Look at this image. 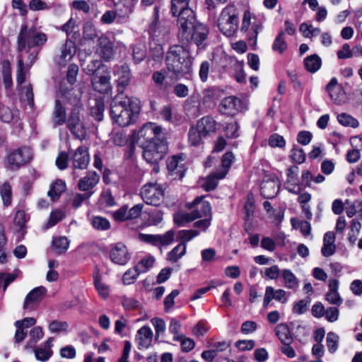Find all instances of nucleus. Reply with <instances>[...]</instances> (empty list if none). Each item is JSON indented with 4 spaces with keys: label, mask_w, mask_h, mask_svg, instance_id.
I'll use <instances>...</instances> for the list:
<instances>
[{
    "label": "nucleus",
    "mask_w": 362,
    "mask_h": 362,
    "mask_svg": "<svg viewBox=\"0 0 362 362\" xmlns=\"http://www.w3.org/2000/svg\"><path fill=\"white\" fill-rule=\"evenodd\" d=\"M139 109L138 99L117 94L112 100L110 115L120 127H127L136 121Z\"/></svg>",
    "instance_id": "nucleus-1"
},
{
    "label": "nucleus",
    "mask_w": 362,
    "mask_h": 362,
    "mask_svg": "<svg viewBox=\"0 0 362 362\" xmlns=\"http://www.w3.org/2000/svg\"><path fill=\"white\" fill-rule=\"evenodd\" d=\"M167 69L182 78L191 71L192 57L187 47H170L166 56Z\"/></svg>",
    "instance_id": "nucleus-2"
},
{
    "label": "nucleus",
    "mask_w": 362,
    "mask_h": 362,
    "mask_svg": "<svg viewBox=\"0 0 362 362\" xmlns=\"http://www.w3.org/2000/svg\"><path fill=\"white\" fill-rule=\"evenodd\" d=\"M195 16L191 23L187 22L184 28L178 26V37L182 44H196L199 45L203 42L209 33L208 28L202 23H195Z\"/></svg>",
    "instance_id": "nucleus-3"
},
{
    "label": "nucleus",
    "mask_w": 362,
    "mask_h": 362,
    "mask_svg": "<svg viewBox=\"0 0 362 362\" xmlns=\"http://www.w3.org/2000/svg\"><path fill=\"white\" fill-rule=\"evenodd\" d=\"M234 5L225 7L218 18L217 25L219 30L226 36L233 35L238 29V13Z\"/></svg>",
    "instance_id": "nucleus-4"
},
{
    "label": "nucleus",
    "mask_w": 362,
    "mask_h": 362,
    "mask_svg": "<svg viewBox=\"0 0 362 362\" xmlns=\"http://www.w3.org/2000/svg\"><path fill=\"white\" fill-rule=\"evenodd\" d=\"M142 148L144 160L150 164H153V170L158 173L159 170L158 163L164 158L166 153V145L161 140H157L147 143Z\"/></svg>",
    "instance_id": "nucleus-5"
},
{
    "label": "nucleus",
    "mask_w": 362,
    "mask_h": 362,
    "mask_svg": "<svg viewBox=\"0 0 362 362\" xmlns=\"http://www.w3.org/2000/svg\"><path fill=\"white\" fill-rule=\"evenodd\" d=\"M140 196L146 204L158 206L163 200L164 189L160 184L148 182L141 188Z\"/></svg>",
    "instance_id": "nucleus-6"
},
{
    "label": "nucleus",
    "mask_w": 362,
    "mask_h": 362,
    "mask_svg": "<svg viewBox=\"0 0 362 362\" xmlns=\"http://www.w3.org/2000/svg\"><path fill=\"white\" fill-rule=\"evenodd\" d=\"M161 133V128L153 123H148L144 125L137 133L132 134V142L136 143L143 147L147 143L160 140L158 136Z\"/></svg>",
    "instance_id": "nucleus-7"
},
{
    "label": "nucleus",
    "mask_w": 362,
    "mask_h": 362,
    "mask_svg": "<svg viewBox=\"0 0 362 362\" xmlns=\"http://www.w3.org/2000/svg\"><path fill=\"white\" fill-rule=\"evenodd\" d=\"M190 0H171V12L177 16V26L184 28V24L194 19V13L189 6Z\"/></svg>",
    "instance_id": "nucleus-8"
},
{
    "label": "nucleus",
    "mask_w": 362,
    "mask_h": 362,
    "mask_svg": "<svg viewBox=\"0 0 362 362\" xmlns=\"http://www.w3.org/2000/svg\"><path fill=\"white\" fill-rule=\"evenodd\" d=\"M19 45H40L47 42V35L38 31L35 28H28L27 25H23L18 35Z\"/></svg>",
    "instance_id": "nucleus-9"
},
{
    "label": "nucleus",
    "mask_w": 362,
    "mask_h": 362,
    "mask_svg": "<svg viewBox=\"0 0 362 362\" xmlns=\"http://www.w3.org/2000/svg\"><path fill=\"white\" fill-rule=\"evenodd\" d=\"M81 107L75 106L71 111L67 120V127L76 138L82 140L86 136V129L80 119Z\"/></svg>",
    "instance_id": "nucleus-10"
},
{
    "label": "nucleus",
    "mask_w": 362,
    "mask_h": 362,
    "mask_svg": "<svg viewBox=\"0 0 362 362\" xmlns=\"http://www.w3.org/2000/svg\"><path fill=\"white\" fill-rule=\"evenodd\" d=\"M180 78V77H177L175 74L170 72L168 69L154 71L152 74V80L156 86L163 92L168 91L175 81Z\"/></svg>",
    "instance_id": "nucleus-11"
},
{
    "label": "nucleus",
    "mask_w": 362,
    "mask_h": 362,
    "mask_svg": "<svg viewBox=\"0 0 362 362\" xmlns=\"http://www.w3.org/2000/svg\"><path fill=\"white\" fill-rule=\"evenodd\" d=\"M33 153L28 147H21L8 155L7 160L11 169H17L32 159Z\"/></svg>",
    "instance_id": "nucleus-12"
},
{
    "label": "nucleus",
    "mask_w": 362,
    "mask_h": 362,
    "mask_svg": "<svg viewBox=\"0 0 362 362\" xmlns=\"http://www.w3.org/2000/svg\"><path fill=\"white\" fill-rule=\"evenodd\" d=\"M202 211L199 212L198 211H192L190 213H178L174 216L175 223L182 226L185 223H189L197 218H202L210 213L211 205L209 203H203L202 205Z\"/></svg>",
    "instance_id": "nucleus-13"
},
{
    "label": "nucleus",
    "mask_w": 362,
    "mask_h": 362,
    "mask_svg": "<svg viewBox=\"0 0 362 362\" xmlns=\"http://www.w3.org/2000/svg\"><path fill=\"white\" fill-rule=\"evenodd\" d=\"M71 162L74 169H86L90 162L88 149L84 146H81L75 151H71Z\"/></svg>",
    "instance_id": "nucleus-14"
},
{
    "label": "nucleus",
    "mask_w": 362,
    "mask_h": 362,
    "mask_svg": "<svg viewBox=\"0 0 362 362\" xmlns=\"http://www.w3.org/2000/svg\"><path fill=\"white\" fill-rule=\"evenodd\" d=\"M110 256L112 262L119 265L127 264L131 259V255L126 245L122 243H117L114 245Z\"/></svg>",
    "instance_id": "nucleus-15"
},
{
    "label": "nucleus",
    "mask_w": 362,
    "mask_h": 362,
    "mask_svg": "<svg viewBox=\"0 0 362 362\" xmlns=\"http://www.w3.org/2000/svg\"><path fill=\"white\" fill-rule=\"evenodd\" d=\"M113 72L115 76H118L117 89L119 92V94H123V91L130 82L132 77L131 70L129 66L122 64L121 66H115Z\"/></svg>",
    "instance_id": "nucleus-16"
},
{
    "label": "nucleus",
    "mask_w": 362,
    "mask_h": 362,
    "mask_svg": "<svg viewBox=\"0 0 362 362\" xmlns=\"http://www.w3.org/2000/svg\"><path fill=\"white\" fill-rule=\"evenodd\" d=\"M47 289L44 286L36 287L25 297L23 308L25 310H31L42 300Z\"/></svg>",
    "instance_id": "nucleus-17"
},
{
    "label": "nucleus",
    "mask_w": 362,
    "mask_h": 362,
    "mask_svg": "<svg viewBox=\"0 0 362 362\" xmlns=\"http://www.w3.org/2000/svg\"><path fill=\"white\" fill-rule=\"evenodd\" d=\"M242 109V101L235 96L225 98L219 105L221 114L233 115Z\"/></svg>",
    "instance_id": "nucleus-18"
},
{
    "label": "nucleus",
    "mask_w": 362,
    "mask_h": 362,
    "mask_svg": "<svg viewBox=\"0 0 362 362\" xmlns=\"http://www.w3.org/2000/svg\"><path fill=\"white\" fill-rule=\"evenodd\" d=\"M196 126L203 134V137H206L216 132L218 124L212 117L204 116L197 122Z\"/></svg>",
    "instance_id": "nucleus-19"
},
{
    "label": "nucleus",
    "mask_w": 362,
    "mask_h": 362,
    "mask_svg": "<svg viewBox=\"0 0 362 362\" xmlns=\"http://www.w3.org/2000/svg\"><path fill=\"white\" fill-rule=\"evenodd\" d=\"M153 334L151 328L148 326L141 327L136 332L135 339L138 344V349H148L152 343Z\"/></svg>",
    "instance_id": "nucleus-20"
},
{
    "label": "nucleus",
    "mask_w": 362,
    "mask_h": 362,
    "mask_svg": "<svg viewBox=\"0 0 362 362\" xmlns=\"http://www.w3.org/2000/svg\"><path fill=\"white\" fill-rule=\"evenodd\" d=\"M100 180V175L94 171H89L86 175L79 180L78 187L85 192H93L92 189L97 185Z\"/></svg>",
    "instance_id": "nucleus-21"
},
{
    "label": "nucleus",
    "mask_w": 362,
    "mask_h": 362,
    "mask_svg": "<svg viewBox=\"0 0 362 362\" xmlns=\"http://www.w3.org/2000/svg\"><path fill=\"white\" fill-rule=\"evenodd\" d=\"M339 286V281L337 279H330L328 284L329 291L325 296L326 300L336 306H339L343 303V299L338 292Z\"/></svg>",
    "instance_id": "nucleus-22"
},
{
    "label": "nucleus",
    "mask_w": 362,
    "mask_h": 362,
    "mask_svg": "<svg viewBox=\"0 0 362 362\" xmlns=\"http://www.w3.org/2000/svg\"><path fill=\"white\" fill-rule=\"evenodd\" d=\"M110 80V76L109 74L104 76L95 75L91 80L93 89L100 93H107L111 89Z\"/></svg>",
    "instance_id": "nucleus-23"
},
{
    "label": "nucleus",
    "mask_w": 362,
    "mask_h": 362,
    "mask_svg": "<svg viewBox=\"0 0 362 362\" xmlns=\"http://www.w3.org/2000/svg\"><path fill=\"white\" fill-rule=\"evenodd\" d=\"M280 184L278 181L269 180L262 182L261 185V195L265 199H272L278 193Z\"/></svg>",
    "instance_id": "nucleus-24"
},
{
    "label": "nucleus",
    "mask_w": 362,
    "mask_h": 362,
    "mask_svg": "<svg viewBox=\"0 0 362 362\" xmlns=\"http://www.w3.org/2000/svg\"><path fill=\"white\" fill-rule=\"evenodd\" d=\"M335 235L333 232L329 231L324 235L323 246L321 252L324 257H329L334 254L336 245L334 244Z\"/></svg>",
    "instance_id": "nucleus-25"
},
{
    "label": "nucleus",
    "mask_w": 362,
    "mask_h": 362,
    "mask_svg": "<svg viewBox=\"0 0 362 362\" xmlns=\"http://www.w3.org/2000/svg\"><path fill=\"white\" fill-rule=\"evenodd\" d=\"M54 338H49L42 346L38 347L34 350L36 358L41 361H47L53 354L52 347Z\"/></svg>",
    "instance_id": "nucleus-26"
},
{
    "label": "nucleus",
    "mask_w": 362,
    "mask_h": 362,
    "mask_svg": "<svg viewBox=\"0 0 362 362\" xmlns=\"http://www.w3.org/2000/svg\"><path fill=\"white\" fill-rule=\"evenodd\" d=\"M66 120V114L64 107L59 100H56L55 106L53 112L54 126H60L64 124Z\"/></svg>",
    "instance_id": "nucleus-27"
},
{
    "label": "nucleus",
    "mask_w": 362,
    "mask_h": 362,
    "mask_svg": "<svg viewBox=\"0 0 362 362\" xmlns=\"http://www.w3.org/2000/svg\"><path fill=\"white\" fill-rule=\"evenodd\" d=\"M187 250L186 243H180L176 245L170 252L167 255V260L172 262H177L185 254Z\"/></svg>",
    "instance_id": "nucleus-28"
},
{
    "label": "nucleus",
    "mask_w": 362,
    "mask_h": 362,
    "mask_svg": "<svg viewBox=\"0 0 362 362\" xmlns=\"http://www.w3.org/2000/svg\"><path fill=\"white\" fill-rule=\"evenodd\" d=\"M276 334L283 343H292L293 337L288 326L285 323L278 325L275 328Z\"/></svg>",
    "instance_id": "nucleus-29"
},
{
    "label": "nucleus",
    "mask_w": 362,
    "mask_h": 362,
    "mask_svg": "<svg viewBox=\"0 0 362 362\" xmlns=\"http://www.w3.org/2000/svg\"><path fill=\"white\" fill-rule=\"evenodd\" d=\"M52 243L55 252L57 255H62L67 251L70 241L65 236H59L54 238Z\"/></svg>",
    "instance_id": "nucleus-30"
},
{
    "label": "nucleus",
    "mask_w": 362,
    "mask_h": 362,
    "mask_svg": "<svg viewBox=\"0 0 362 362\" xmlns=\"http://www.w3.org/2000/svg\"><path fill=\"white\" fill-rule=\"evenodd\" d=\"M234 160V156L232 152H226L222 157V168L217 170L218 178H223L228 173L232 163Z\"/></svg>",
    "instance_id": "nucleus-31"
},
{
    "label": "nucleus",
    "mask_w": 362,
    "mask_h": 362,
    "mask_svg": "<svg viewBox=\"0 0 362 362\" xmlns=\"http://www.w3.org/2000/svg\"><path fill=\"white\" fill-rule=\"evenodd\" d=\"M66 189V184L61 180L54 182L50 187L47 192V195L50 197L52 202L58 199L62 192Z\"/></svg>",
    "instance_id": "nucleus-32"
},
{
    "label": "nucleus",
    "mask_w": 362,
    "mask_h": 362,
    "mask_svg": "<svg viewBox=\"0 0 362 362\" xmlns=\"http://www.w3.org/2000/svg\"><path fill=\"white\" fill-rule=\"evenodd\" d=\"M76 47H62L61 54L56 59L61 66H65L76 53Z\"/></svg>",
    "instance_id": "nucleus-33"
},
{
    "label": "nucleus",
    "mask_w": 362,
    "mask_h": 362,
    "mask_svg": "<svg viewBox=\"0 0 362 362\" xmlns=\"http://www.w3.org/2000/svg\"><path fill=\"white\" fill-rule=\"evenodd\" d=\"M183 158L180 156H173L167 159V168L168 170L173 172L177 170L182 176Z\"/></svg>",
    "instance_id": "nucleus-34"
},
{
    "label": "nucleus",
    "mask_w": 362,
    "mask_h": 362,
    "mask_svg": "<svg viewBox=\"0 0 362 362\" xmlns=\"http://www.w3.org/2000/svg\"><path fill=\"white\" fill-rule=\"evenodd\" d=\"M304 64L306 69L311 73L316 72L321 66V59L316 55H310L304 59Z\"/></svg>",
    "instance_id": "nucleus-35"
},
{
    "label": "nucleus",
    "mask_w": 362,
    "mask_h": 362,
    "mask_svg": "<svg viewBox=\"0 0 362 362\" xmlns=\"http://www.w3.org/2000/svg\"><path fill=\"white\" fill-rule=\"evenodd\" d=\"M286 287L290 289H296L298 281L294 274L289 269H284L281 272Z\"/></svg>",
    "instance_id": "nucleus-36"
},
{
    "label": "nucleus",
    "mask_w": 362,
    "mask_h": 362,
    "mask_svg": "<svg viewBox=\"0 0 362 362\" xmlns=\"http://www.w3.org/2000/svg\"><path fill=\"white\" fill-rule=\"evenodd\" d=\"M93 279L98 293L103 298H106L108 295V287L101 281V275L98 269L94 271Z\"/></svg>",
    "instance_id": "nucleus-37"
},
{
    "label": "nucleus",
    "mask_w": 362,
    "mask_h": 362,
    "mask_svg": "<svg viewBox=\"0 0 362 362\" xmlns=\"http://www.w3.org/2000/svg\"><path fill=\"white\" fill-rule=\"evenodd\" d=\"M155 259L152 256H147L141 259L134 267L138 273L142 274L147 272L154 264Z\"/></svg>",
    "instance_id": "nucleus-38"
},
{
    "label": "nucleus",
    "mask_w": 362,
    "mask_h": 362,
    "mask_svg": "<svg viewBox=\"0 0 362 362\" xmlns=\"http://www.w3.org/2000/svg\"><path fill=\"white\" fill-rule=\"evenodd\" d=\"M202 137L203 134H201V132L198 129L196 125L189 128L188 132V141L191 146H197L200 145L202 143Z\"/></svg>",
    "instance_id": "nucleus-39"
},
{
    "label": "nucleus",
    "mask_w": 362,
    "mask_h": 362,
    "mask_svg": "<svg viewBox=\"0 0 362 362\" xmlns=\"http://www.w3.org/2000/svg\"><path fill=\"white\" fill-rule=\"evenodd\" d=\"M2 76L4 84L6 89L12 86L11 64L8 60H4L2 63Z\"/></svg>",
    "instance_id": "nucleus-40"
},
{
    "label": "nucleus",
    "mask_w": 362,
    "mask_h": 362,
    "mask_svg": "<svg viewBox=\"0 0 362 362\" xmlns=\"http://www.w3.org/2000/svg\"><path fill=\"white\" fill-rule=\"evenodd\" d=\"M156 18L155 21L150 25V31L153 33V37L156 38L157 41H159L160 39L163 38L165 35L168 33V30L164 28L161 30L160 27L158 26V22L156 21V18L158 17L157 15V8H155Z\"/></svg>",
    "instance_id": "nucleus-41"
},
{
    "label": "nucleus",
    "mask_w": 362,
    "mask_h": 362,
    "mask_svg": "<svg viewBox=\"0 0 362 362\" xmlns=\"http://www.w3.org/2000/svg\"><path fill=\"white\" fill-rule=\"evenodd\" d=\"M339 341V337L333 332H329L327 333L326 343L328 351L331 354H334L338 349Z\"/></svg>",
    "instance_id": "nucleus-42"
},
{
    "label": "nucleus",
    "mask_w": 362,
    "mask_h": 362,
    "mask_svg": "<svg viewBox=\"0 0 362 362\" xmlns=\"http://www.w3.org/2000/svg\"><path fill=\"white\" fill-rule=\"evenodd\" d=\"M337 120L341 125L345 127L356 128L359 125V122L356 119L346 113H341L338 115Z\"/></svg>",
    "instance_id": "nucleus-43"
},
{
    "label": "nucleus",
    "mask_w": 362,
    "mask_h": 362,
    "mask_svg": "<svg viewBox=\"0 0 362 362\" xmlns=\"http://www.w3.org/2000/svg\"><path fill=\"white\" fill-rule=\"evenodd\" d=\"M65 216V214L63 211L60 209H55L52 211L50 214L49 220L46 223L45 228L48 229L54 226H55L57 223L61 221L62 218Z\"/></svg>",
    "instance_id": "nucleus-44"
},
{
    "label": "nucleus",
    "mask_w": 362,
    "mask_h": 362,
    "mask_svg": "<svg viewBox=\"0 0 362 362\" xmlns=\"http://www.w3.org/2000/svg\"><path fill=\"white\" fill-rule=\"evenodd\" d=\"M95 53L103 60L108 62L114 57L115 52L113 47H97Z\"/></svg>",
    "instance_id": "nucleus-45"
},
{
    "label": "nucleus",
    "mask_w": 362,
    "mask_h": 362,
    "mask_svg": "<svg viewBox=\"0 0 362 362\" xmlns=\"http://www.w3.org/2000/svg\"><path fill=\"white\" fill-rule=\"evenodd\" d=\"M199 234V232L197 230H181L178 231L177 238L181 243H185L197 237Z\"/></svg>",
    "instance_id": "nucleus-46"
},
{
    "label": "nucleus",
    "mask_w": 362,
    "mask_h": 362,
    "mask_svg": "<svg viewBox=\"0 0 362 362\" xmlns=\"http://www.w3.org/2000/svg\"><path fill=\"white\" fill-rule=\"evenodd\" d=\"M239 125L237 122L231 121L226 124L224 127L225 135L228 138H237L238 134Z\"/></svg>",
    "instance_id": "nucleus-47"
},
{
    "label": "nucleus",
    "mask_w": 362,
    "mask_h": 362,
    "mask_svg": "<svg viewBox=\"0 0 362 362\" xmlns=\"http://www.w3.org/2000/svg\"><path fill=\"white\" fill-rule=\"evenodd\" d=\"M310 303V299L306 298L296 302L293 308V312L297 315H302L307 312L308 306Z\"/></svg>",
    "instance_id": "nucleus-48"
},
{
    "label": "nucleus",
    "mask_w": 362,
    "mask_h": 362,
    "mask_svg": "<svg viewBox=\"0 0 362 362\" xmlns=\"http://www.w3.org/2000/svg\"><path fill=\"white\" fill-rule=\"evenodd\" d=\"M43 332L40 327H33L29 333V336L30 338V341L28 342L25 346V349H28L29 347H32V345L30 344V343L35 344L37 343L40 339H41L43 337Z\"/></svg>",
    "instance_id": "nucleus-49"
},
{
    "label": "nucleus",
    "mask_w": 362,
    "mask_h": 362,
    "mask_svg": "<svg viewBox=\"0 0 362 362\" xmlns=\"http://www.w3.org/2000/svg\"><path fill=\"white\" fill-rule=\"evenodd\" d=\"M300 31L306 37H312L320 34V30L317 28H313V25L303 23L300 26Z\"/></svg>",
    "instance_id": "nucleus-50"
},
{
    "label": "nucleus",
    "mask_w": 362,
    "mask_h": 362,
    "mask_svg": "<svg viewBox=\"0 0 362 362\" xmlns=\"http://www.w3.org/2000/svg\"><path fill=\"white\" fill-rule=\"evenodd\" d=\"M0 194L5 206H8L11 203V187L9 184L4 183L0 187Z\"/></svg>",
    "instance_id": "nucleus-51"
},
{
    "label": "nucleus",
    "mask_w": 362,
    "mask_h": 362,
    "mask_svg": "<svg viewBox=\"0 0 362 362\" xmlns=\"http://www.w3.org/2000/svg\"><path fill=\"white\" fill-rule=\"evenodd\" d=\"M91 223L93 228L98 230H105L109 229L110 227L109 221L101 216L93 217Z\"/></svg>",
    "instance_id": "nucleus-52"
},
{
    "label": "nucleus",
    "mask_w": 362,
    "mask_h": 362,
    "mask_svg": "<svg viewBox=\"0 0 362 362\" xmlns=\"http://www.w3.org/2000/svg\"><path fill=\"white\" fill-rule=\"evenodd\" d=\"M217 171L212 175L206 177L204 182L202 184V187L207 192L214 189L218 184Z\"/></svg>",
    "instance_id": "nucleus-53"
},
{
    "label": "nucleus",
    "mask_w": 362,
    "mask_h": 362,
    "mask_svg": "<svg viewBox=\"0 0 362 362\" xmlns=\"http://www.w3.org/2000/svg\"><path fill=\"white\" fill-rule=\"evenodd\" d=\"M93 194V192H88V193L85 192L84 194H79V193L75 194L74 195H73V197L71 198L72 206L75 209L78 208L79 206H81L82 203L85 200L89 199L92 196Z\"/></svg>",
    "instance_id": "nucleus-54"
},
{
    "label": "nucleus",
    "mask_w": 362,
    "mask_h": 362,
    "mask_svg": "<svg viewBox=\"0 0 362 362\" xmlns=\"http://www.w3.org/2000/svg\"><path fill=\"white\" fill-rule=\"evenodd\" d=\"M19 52L21 53L20 58H22L23 60L24 54H28V65L31 66L37 57V52L35 50H31V47H20Z\"/></svg>",
    "instance_id": "nucleus-55"
},
{
    "label": "nucleus",
    "mask_w": 362,
    "mask_h": 362,
    "mask_svg": "<svg viewBox=\"0 0 362 362\" xmlns=\"http://www.w3.org/2000/svg\"><path fill=\"white\" fill-rule=\"evenodd\" d=\"M181 328L180 322L175 318H172L169 325V331L174 335V340H180L182 338V334H180L179 332Z\"/></svg>",
    "instance_id": "nucleus-56"
},
{
    "label": "nucleus",
    "mask_w": 362,
    "mask_h": 362,
    "mask_svg": "<svg viewBox=\"0 0 362 362\" xmlns=\"http://www.w3.org/2000/svg\"><path fill=\"white\" fill-rule=\"evenodd\" d=\"M291 158L295 163L300 164L305 161V154L302 148L294 146L291 150Z\"/></svg>",
    "instance_id": "nucleus-57"
},
{
    "label": "nucleus",
    "mask_w": 362,
    "mask_h": 362,
    "mask_svg": "<svg viewBox=\"0 0 362 362\" xmlns=\"http://www.w3.org/2000/svg\"><path fill=\"white\" fill-rule=\"evenodd\" d=\"M286 144L284 137L278 134H273L269 139V145L271 147L283 148Z\"/></svg>",
    "instance_id": "nucleus-58"
},
{
    "label": "nucleus",
    "mask_w": 362,
    "mask_h": 362,
    "mask_svg": "<svg viewBox=\"0 0 362 362\" xmlns=\"http://www.w3.org/2000/svg\"><path fill=\"white\" fill-rule=\"evenodd\" d=\"M103 66V64L100 61L97 59L93 60L90 64H87L86 67L83 68L86 74L89 75H98L97 71Z\"/></svg>",
    "instance_id": "nucleus-59"
},
{
    "label": "nucleus",
    "mask_w": 362,
    "mask_h": 362,
    "mask_svg": "<svg viewBox=\"0 0 362 362\" xmlns=\"http://www.w3.org/2000/svg\"><path fill=\"white\" fill-rule=\"evenodd\" d=\"M67 327L68 325L64 321L53 320L49 325V329L54 333L66 331Z\"/></svg>",
    "instance_id": "nucleus-60"
},
{
    "label": "nucleus",
    "mask_w": 362,
    "mask_h": 362,
    "mask_svg": "<svg viewBox=\"0 0 362 362\" xmlns=\"http://www.w3.org/2000/svg\"><path fill=\"white\" fill-rule=\"evenodd\" d=\"M113 218L118 222H122L128 220L127 216V206H123L119 209L112 213Z\"/></svg>",
    "instance_id": "nucleus-61"
},
{
    "label": "nucleus",
    "mask_w": 362,
    "mask_h": 362,
    "mask_svg": "<svg viewBox=\"0 0 362 362\" xmlns=\"http://www.w3.org/2000/svg\"><path fill=\"white\" fill-rule=\"evenodd\" d=\"M112 140L115 145L119 146H124L127 141L126 134L123 130L114 132Z\"/></svg>",
    "instance_id": "nucleus-62"
},
{
    "label": "nucleus",
    "mask_w": 362,
    "mask_h": 362,
    "mask_svg": "<svg viewBox=\"0 0 362 362\" xmlns=\"http://www.w3.org/2000/svg\"><path fill=\"white\" fill-rule=\"evenodd\" d=\"M139 275L136 268L127 270L123 275V282L126 285H129L134 282L135 279Z\"/></svg>",
    "instance_id": "nucleus-63"
},
{
    "label": "nucleus",
    "mask_w": 362,
    "mask_h": 362,
    "mask_svg": "<svg viewBox=\"0 0 362 362\" xmlns=\"http://www.w3.org/2000/svg\"><path fill=\"white\" fill-rule=\"evenodd\" d=\"M175 238V232L172 230H168L163 235H160L159 246H166L170 245Z\"/></svg>",
    "instance_id": "nucleus-64"
}]
</instances>
